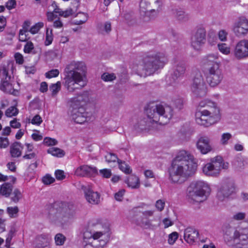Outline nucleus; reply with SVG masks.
<instances>
[{"label":"nucleus","mask_w":248,"mask_h":248,"mask_svg":"<svg viewBox=\"0 0 248 248\" xmlns=\"http://www.w3.org/2000/svg\"><path fill=\"white\" fill-rule=\"evenodd\" d=\"M197 167V160L191 154L180 151L169 169V179L173 183L182 184L194 174Z\"/></svg>","instance_id":"f257e3e1"},{"label":"nucleus","mask_w":248,"mask_h":248,"mask_svg":"<svg viewBox=\"0 0 248 248\" xmlns=\"http://www.w3.org/2000/svg\"><path fill=\"white\" fill-rule=\"evenodd\" d=\"M168 62L166 54L156 50L145 53L138 63L132 66L133 71L140 77L146 78L157 73Z\"/></svg>","instance_id":"f03ea898"},{"label":"nucleus","mask_w":248,"mask_h":248,"mask_svg":"<svg viewBox=\"0 0 248 248\" xmlns=\"http://www.w3.org/2000/svg\"><path fill=\"white\" fill-rule=\"evenodd\" d=\"M86 71L85 64L82 62L72 61L66 66L63 85L69 92L73 93L85 86Z\"/></svg>","instance_id":"7ed1b4c3"},{"label":"nucleus","mask_w":248,"mask_h":248,"mask_svg":"<svg viewBox=\"0 0 248 248\" xmlns=\"http://www.w3.org/2000/svg\"><path fill=\"white\" fill-rule=\"evenodd\" d=\"M94 101V98L88 91L78 94L76 97L71 98L68 114L71 119L75 123L82 124L87 121V113L84 106Z\"/></svg>","instance_id":"20e7f679"},{"label":"nucleus","mask_w":248,"mask_h":248,"mask_svg":"<svg viewBox=\"0 0 248 248\" xmlns=\"http://www.w3.org/2000/svg\"><path fill=\"white\" fill-rule=\"evenodd\" d=\"M224 238L234 248H248V228H234L229 225L223 229Z\"/></svg>","instance_id":"39448f33"},{"label":"nucleus","mask_w":248,"mask_h":248,"mask_svg":"<svg viewBox=\"0 0 248 248\" xmlns=\"http://www.w3.org/2000/svg\"><path fill=\"white\" fill-rule=\"evenodd\" d=\"M75 215L72 205L62 204L61 206H49L47 218L52 223L63 225L69 222Z\"/></svg>","instance_id":"423d86ee"},{"label":"nucleus","mask_w":248,"mask_h":248,"mask_svg":"<svg viewBox=\"0 0 248 248\" xmlns=\"http://www.w3.org/2000/svg\"><path fill=\"white\" fill-rule=\"evenodd\" d=\"M146 114L150 123L165 124L172 118L173 110L170 106L151 104L146 109Z\"/></svg>","instance_id":"0eeeda50"},{"label":"nucleus","mask_w":248,"mask_h":248,"mask_svg":"<svg viewBox=\"0 0 248 248\" xmlns=\"http://www.w3.org/2000/svg\"><path fill=\"white\" fill-rule=\"evenodd\" d=\"M209 185L203 181L192 182L187 189L186 196L192 203H200L207 199L210 193Z\"/></svg>","instance_id":"6e6552de"},{"label":"nucleus","mask_w":248,"mask_h":248,"mask_svg":"<svg viewBox=\"0 0 248 248\" xmlns=\"http://www.w3.org/2000/svg\"><path fill=\"white\" fill-rule=\"evenodd\" d=\"M208 108V109H200L196 112L195 119L198 124L208 127L220 119L219 108Z\"/></svg>","instance_id":"1a4fd4ad"},{"label":"nucleus","mask_w":248,"mask_h":248,"mask_svg":"<svg viewBox=\"0 0 248 248\" xmlns=\"http://www.w3.org/2000/svg\"><path fill=\"white\" fill-rule=\"evenodd\" d=\"M106 235L101 232H96L93 233L86 232L83 234L82 245L84 248H103L107 242Z\"/></svg>","instance_id":"9d476101"},{"label":"nucleus","mask_w":248,"mask_h":248,"mask_svg":"<svg viewBox=\"0 0 248 248\" xmlns=\"http://www.w3.org/2000/svg\"><path fill=\"white\" fill-rule=\"evenodd\" d=\"M161 6V0H141L140 4V15L153 17L158 13Z\"/></svg>","instance_id":"9b49d317"},{"label":"nucleus","mask_w":248,"mask_h":248,"mask_svg":"<svg viewBox=\"0 0 248 248\" xmlns=\"http://www.w3.org/2000/svg\"><path fill=\"white\" fill-rule=\"evenodd\" d=\"M223 159L220 156H217L211 159V162L206 164L202 168L203 173L207 176H217L222 169H225Z\"/></svg>","instance_id":"f8f14e48"},{"label":"nucleus","mask_w":248,"mask_h":248,"mask_svg":"<svg viewBox=\"0 0 248 248\" xmlns=\"http://www.w3.org/2000/svg\"><path fill=\"white\" fill-rule=\"evenodd\" d=\"M191 90L196 97H204L206 94L207 87L202 73L199 71L194 76Z\"/></svg>","instance_id":"ddd939ff"},{"label":"nucleus","mask_w":248,"mask_h":248,"mask_svg":"<svg viewBox=\"0 0 248 248\" xmlns=\"http://www.w3.org/2000/svg\"><path fill=\"white\" fill-rule=\"evenodd\" d=\"M0 89L2 91L14 95L17 94L18 90L14 88L12 78L5 67L0 68Z\"/></svg>","instance_id":"4468645a"},{"label":"nucleus","mask_w":248,"mask_h":248,"mask_svg":"<svg viewBox=\"0 0 248 248\" xmlns=\"http://www.w3.org/2000/svg\"><path fill=\"white\" fill-rule=\"evenodd\" d=\"M223 75L219 64L214 63L209 68L207 73L206 78L208 83L212 87L218 85L222 81Z\"/></svg>","instance_id":"2eb2a0df"},{"label":"nucleus","mask_w":248,"mask_h":248,"mask_svg":"<svg viewBox=\"0 0 248 248\" xmlns=\"http://www.w3.org/2000/svg\"><path fill=\"white\" fill-rule=\"evenodd\" d=\"M233 31L239 37L247 35L248 33V19L244 16L239 18L233 24Z\"/></svg>","instance_id":"dca6fc26"},{"label":"nucleus","mask_w":248,"mask_h":248,"mask_svg":"<svg viewBox=\"0 0 248 248\" xmlns=\"http://www.w3.org/2000/svg\"><path fill=\"white\" fill-rule=\"evenodd\" d=\"M233 55L238 60L248 57V40L243 39L236 44L233 50Z\"/></svg>","instance_id":"f3484780"},{"label":"nucleus","mask_w":248,"mask_h":248,"mask_svg":"<svg viewBox=\"0 0 248 248\" xmlns=\"http://www.w3.org/2000/svg\"><path fill=\"white\" fill-rule=\"evenodd\" d=\"M81 190L83 191L87 202L92 204H97L100 202V195L97 192L94 191L91 186H82Z\"/></svg>","instance_id":"a211bd4d"},{"label":"nucleus","mask_w":248,"mask_h":248,"mask_svg":"<svg viewBox=\"0 0 248 248\" xmlns=\"http://www.w3.org/2000/svg\"><path fill=\"white\" fill-rule=\"evenodd\" d=\"M154 212L152 210L145 211L142 213L139 218L137 220V224L144 229H154L159 226L158 224H153L151 220L148 217L153 216Z\"/></svg>","instance_id":"6ab92c4d"},{"label":"nucleus","mask_w":248,"mask_h":248,"mask_svg":"<svg viewBox=\"0 0 248 248\" xmlns=\"http://www.w3.org/2000/svg\"><path fill=\"white\" fill-rule=\"evenodd\" d=\"M186 71V63L183 61L177 62L174 66L173 73L170 75V84H173L176 80L183 77Z\"/></svg>","instance_id":"aec40b11"},{"label":"nucleus","mask_w":248,"mask_h":248,"mask_svg":"<svg viewBox=\"0 0 248 248\" xmlns=\"http://www.w3.org/2000/svg\"><path fill=\"white\" fill-rule=\"evenodd\" d=\"M197 148L202 154H206L212 151L210 139L207 136H202L199 139L196 143Z\"/></svg>","instance_id":"412c9836"},{"label":"nucleus","mask_w":248,"mask_h":248,"mask_svg":"<svg viewBox=\"0 0 248 248\" xmlns=\"http://www.w3.org/2000/svg\"><path fill=\"white\" fill-rule=\"evenodd\" d=\"M97 172V170L95 167H91L87 165L81 166L78 168L75 171L76 174L79 176H92Z\"/></svg>","instance_id":"4be33fe9"},{"label":"nucleus","mask_w":248,"mask_h":248,"mask_svg":"<svg viewBox=\"0 0 248 248\" xmlns=\"http://www.w3.org/2000/svg\"><path fill=\"white\" fill-rule=\"evenodd\" d=\"M248 165V158L242 155L241 154H238L232 161V165L233 168L238 170H241Z\"/></svg>","instance_id":"5701e85b"},{"label":"nucleus","mask_w":248,"mask_h":248,"mask_svg":"<svg viewBox=\"0 0 248 248\" xmlns=\"http://www.w3.org/2000/svg\"><path fill=\"white\" fill-rule=\"evenodd\" d=\"M199 232L195 228L188 227L184 231V239L189 244H193L197 239Z\"/></svg>","instance_id":"b1692460"},{"label":"nucleus","mask_w":248,"mask_h":248,"mask_svg":"<svg viewBox=\"0 0 248 248\" xmlns=\"http://www.w3.org/2000/svg\"><path fill=\"white\" fill-rule=\"evenodd\" d=\"M37 248H50L51 237L48 234H42L36 238Z\"/></svg>","instance_id":"393cba45"},{"label":"nucleus","mask_w":248,"mask_h":248,"mask_svg":"<svg viewBox=\"0 0 248 248\" xmlns=\"http://www.w3.org/2000/svg\"><path fill=\"white\" fill-rule=\"evenodd\" d=\"M235 190L234 185L232 182H229L223 184L219 191L217 193V196L220 197L222 195L224 197H227L231 195Z\"/></svg>","instance_id":"a878e982"},{"label":"nucleus","mask_w":248,"mask_h":248,"mask_svg":"<svg viewBox=\"0 0 248 248\" xmlns=\"http://www.w3.org/2000/svg\"><path fill=\"white\" fill-rule=\"evenodd\" d=\"M205 41L200 39L195 35L191 34L190 39V46L193 49L196 51L201 49L202 46L205 44Z\"/></svg>","instance_id":"bb28decb"},{"label":"nucleus","mask_w":248,"mask_h":248,"mask_svg":"<svg viewBox=\"0 0 248 248\" xmlns=\"http://www.w3.org/2000/svg\"><path fill=\"white\" fill-rule=\"evenodd\" d=\"M23 147L19 142H15L10 146V154L13 157H18L21 156Z\"/></svg>","instance_id":"cd10ccee"},{"label":"nucleus","mask_w":248,"mask_h":248,"mask_svg":"<svg viewBox=\"0 0 248 248\" xmlns=\"http://www.w3.org/2000/svg\"><path fill=\"white\" fill-rule=\"evenodd\" d=\"M128 187L133 189L138 188L140 186V179L138 177L135 175H131L127 177L125 180Z\"/></svg>","instance_id":"c85d7f7f"},{"label":"nucleus","mask_w":248,"mask_h":248,"mask_svg":"<svg viewBox=\"0 0 248 248\" xmlns=\"http://www.w3.org/2000/svg\"><path fill=\"white\" fill-rule=\"evenodd\" d=\"M192 34L206 42V31L203 26H197Z\"/></svg>","instance_id":"c756f323"},{"label":"nucleus","mask_w":248,"mask_h":248,"mask_svg":"<svg viewBox=\"0 0 248 248\" xmlns=\"http://www.w3.org/2000/svg\"><path fill=\"white\" fill-rule=\"evenodd\" d=\"M12 185L8 183H5L0 187V194L5 197H9L13 190Z\"/></svg>","instance_id":"7c9ffc66"},{"label":"nucleus","mask_w":248,"mask_h":248,"mask_svg":"<svg viewBox=\"0 0 248 248\" xmlns=\"http://www.w3.org/2000/svg\"><path fill=\"white\" fill-rule=\"evenodd\" d=\"M175 17L179 21L186 22L190 18V16L184 11L180 9H176L174 11Z\"/></svg>","instance_id":"2f4dec72"},{"label":"nucleus","mask_w":248,"mask_h":248,"mask_svg":"<svg viewBox=\"0 0 248 248\" xmlns=\"http://www.w3.org/2000/svg\"><path fill=\"white\" fill-rule=\"evenodd\" d=\"M11 201L15 203H17L22 198V194L21 191L17 188L14 190L13 192H11Z\"/></svg>","instance_id":"473e14b6"},{"label":"nucleus","mask_w":248,"mask_h":248,"mask_svg":"<svg viewBox=\"0 0 248 248\" xmlns=\"http://www.w3.org/2000/svg\"><path fill=\"white\" fill-rule=\"evenodd\" d=\"M199 106L201 108H203V109H208V107L214 108H219L215 103L209 100L202 101L199 103Z\"/></svg>","instance_id":"72a5a7b5"},{"label":"nucleus","mask_w":248,"mask_h":248,"mask_svg":"<svg viewBox=\"0 0 248 248\" xmlns=\"http://www.w3.org/2000/svg\"><path fill=\"white\" fill-rule=\"evenodd\" d=\"M47 153L57 157H62L64 155L63 150L55 147H51L47 150Z\"/></svg>","instance_id":"f704fd0d"},{"label":"nucleus","mask_w":248,"mask_h":248,"mask_svg":"<svg viewBox=\"0 0 248 248\" xmlns=\"http://www.w3.org/2000/svg\"><path fill=\"white\" fill-rule=\"evenodd\" d=\"M232 138V135L229 133H224L220 137V143L223 146H225L229 143V140Z\"/></svg>","instance_id":"c9c22d12"},{"label":"nucleus","mask_w":248,"mask_h":248,"mask_svg":"<svg viewBox=\"0 0 248 248\" xmlns=\"http://www.w3.org/2000/svg\"><path fill=\"white\" fill-rule=\"evenodd\" d=\"M66 240V237L61 233L56 234L54 237L55 243L56 246H62Z\"/></svg>","instance_id":"e433bc0d"},{"label":"nucleus","mask_w":248,"mask_h":248,"mask_svg":"<svg viewBox=\"0 0 248 248\" xmlns=\"http://www.w3.org/2000/svg\"><path fill=\"white\" fill-rule=\"evenodd\" d=\"M6 212L10 218H16L18 216L19 208L17 206L8 207Z\"/></svg>","instance_id":"4c0bfd02"},{"label":"nucleus","mask_w":248,"mask_h":248,"mask_svg":"<svg viewBox=\"0 0 248 248\" xmlns=\"http://www.w3.org/2000/svg\"><path fill=\"white\" fill-rule=\"evenodd\" d=\"M18 113V109L14 106H12L7 108L5 112V115L7 117H12L17 115Z\"/></svg>","instance_id":"58836bf2"},{"label":"nucleus","mask_w":248,"mask_h":248,"mask_svg":"<svg viewBox=\"0 0 248 248\" xmlns=\"http://www.w3.org/2000/svg\"><path fill=\"white\" fill-rule=\"evenodd\" d=\"M53 40V35L52 33V30L51 29L49 31L48 29H46V39L45 41V46H49L50 45Z\"/></svg>","instance_id":"ea45409f"},{"label":"nucleus","mask_w":248,"mask_h":248,"mask_svg":"<svg viewBox=\"0 0 248 248\" xmlns=\"http://www.w3.org/2000/svg\"><path fill=\"white\" fill-rule=\"evenodd\" d=\"M219 50L225 55H229L231 52V48L226 44L220 43L217 45Z\"/></svg>","instance_id":"a19ab883"},{"label":"nucleus","mask_w":248,"mask_h":248,"mask_svg":"<svg viewBox=\"0 0 248 248\" xmlns=\"http://www.w3.org/2000/svg\"><path fill=\"white\" fill-rule=\"evenodd\" d=\"M118 163L120 169L125 173L129 174L131 172L132 170L129 166L124 162H123L120 160H118Z\"/></svg>","instance_id":"79ce46f5"},{"label":"nucleus","mask_w":248,"mask_h":248,"mask_svg":"<svg viewBox=\"0 0 248 248\" xmlns=\"http://www.w3.org/2000/svg\"><path fill=\"white\" fill-rule=\"evenodd\" d=\"M98 28L101 32L103 33V31H105L106 33H108L111 30V23L108 21L106 22L103 25L98 26Z\"/></svg>","instance_id":"37998d69"},{"label":"nucleus","mask_w":248,"mask_h":248,"mask_svg":"<svg viewBox=\"0 0 248 248\" xmlns=\"http://www.w3.org/2000/svg\"><path fill=\"white\" fill-rule=\"evenodd\" d=\"M61 82L58 81L56 83L51 84L49 87V90L52 93V95H56L61 90Z\"/></svg>","instance_id":"c03bdc74"},{"label":"nucleus","mask_w":248,"mask_h":248,"mask_svg":"<svg viewBox=\"0 0 248 248\" xmlns=\"http://www.w3.org/2000/svg\"><path fill=\"white\" fill-rule=\"evenodd\" d=\"M105 159L108 163L118 162V160H119L117 155L113 153H107L105 155Z\"/></svg>","instance_id":"a18cd8bd"},{"label":"nucleus","mask_w":248,"mask_h":248,"mask_svg":"<svg viewBox=\"0 0 248 248\" xmlns=\"http://www.w3.org/2000/svg\"><path fill=\"white\" fill-rule=\"evenodd\" d=\"M101 78L105 81H111L116 79V76L114 73H105L102 75Z\"/></svg>","instance_id":"49530a36"},{"label":"nucleus","mask_w":248,"mask_h":248,"mask_svg":"<svg viewBox=\"0 0 248 248\" xmlns=\"http://www.w3.org/2000/svg\"><path fill=\"white\" fill-rule=\"evenodd\" d=\"M59 73L60 72L58 69H54L46 72L45 74V76L46 78H51L58 77L59 75Z\"/></svg>","instance_id":"de8ad7c7"},{"label":"nucleus","mask_w":248,"mask_h":248,"mask_svg":"<svg viewBox=\"0 0 248 248\" xmlns=\"http://www.w3.org/2000/svg\"><path fill=\"white\" fill-rule=\"evenodd\" d=\"M44 26V23L43 22H38L35 25L33 26L30 29L29 31L32 34H35L37 33Z\"/></svg>","instance_id":"09e8293b"},{"label":"nucleus","mask_w":248,"mask_h":248,"mask_svg":"<svg viewBox=\"0 0 248 248\" xmlns=\"http://www.w3.org/2000/svg\"><path fill=\"white\" fill-rule=\"evenodd\" d=\"M178 237V233L177 232H173L169 235L168 243L170 244H173Z\"/></svg>","instance_id":"8fccbe9b"},{"label":"nucleus","mask_w":248,"mask_h":248,"mask_svg":"<svg viewBox=\"0 0 248 248\" xmlns=\"http://www.w3.org/2000/svg\"><path fill=\"white\" fill-rule=\"evenodd\" d=\"M165 205V201L163 200H157L155 204V206L157 210L160 212L163 210Z\"/></svg>","instance_id":"3c124183"},{"label":"nucleus","mask_w":248,"mask_h":248,"mask_svg":"<svg viewBox=\"0 0 248 248\" xmlns=\"http://www.w3.org/2000/svg\"><path fill=\"white\" fill-rule=\"evenodd\" d=\"M34 48V45L31 42H27L24 47V52L26 53H31Z\"/></svg>","instance_id":"603ef678"},{"label":"nucleus","mask_w":248,"mask_h":248,"mask_svg":"<svg viewBox=\"0 0 248 248\" xmlns=\"http://www.w3.org/2000/svg\"><path fill=\"white\" fill-rule=\"evenodd\" d=\"M9 145V141L7 138L0 137V148H6Z\"/></svg>","instance_id":"864d4df0"},{"label":"nucleus","mask_w":248,"mask_h":248,"mask_svg":"<svg viewBox=\"0 0 248 248\" xmlns=\"http://www.w3.org/2000/svg\"><path fill=\"white\" fill-rule=\"evenodd\" d=\"M43 143L47 146H52L57 144V141L54 139L46 137L44 139Z\"/></svg>","instance_id":"5fc2aeb1"},{"label":"nucleus","mask_w":248,"mask_h":248,"mask_svg":"<svg viewBox=\"0 0 248 248\" xmlns=\"http://www.w3.org/2000/svg\"><path fill=\"white\" fill-rule=\"evenodd\" d=\"M43 182L46 185H49L55 181V179L49 174H46L42 179Z\"/></svg>","instance_id":"6e6d98bb"},{"label":"nucleus","mask_w":248,"mask_h":248,"mask_svg":"<svg viewBox=\"0 0 248 248\" xmlns=\"http://www.w3.org/2000/svg\"><path fill=\"white\" fill-rule=\"evenodd\" d=\"M125 190L124 189H120L118 192H116L114 195V198L117 201H122L123 199V197L125 193Z\"/></svg>","instance_id":"4d7b16f0"},{"label":"nucleus","mask_w":248,"mask_h":248,"mask_svg":"<svg viewBox=\"0 0 248 248\" xmlns=\"http://www.w3.org/2000/svg\"><path fill=\"white\" fill-rule=\"evenodd\" d=\"M99 172L105 178H108L111 176V170L109 169H104L100 170Z\"/></svg>","instance_id":"13d9d810"},{"label":"nucleus","mask_w":248,"mask_h":248,"mask_svg":"<svg viewBox=\"0 0 248 248\" xmlns=\"http://www.w3.org/2000/svg\"><path fill=\"white\" fill-rule=\"evenodd\" d=\"M246 216L245 213L239 212L234 214L232 217V218L237 221L242 220L245 218Z\"/></svg>","instance_id":"bf43d9fd"},{"label":"nucleus","mask_w":248,"mask_h":248,"mask_svg":"<svg viewBox=\"0 0 248 248\" xmlns=\"http://www.w3.org/2000/svg\"><path fill=\"white\" fill-rule=\"evenodd\" d=\"M173 105L177 108L180 109L182 108L183 102L181 98H176L172 101Z\"/></svg>","instance_id":"052dcab7"},{"label":"nucleus","mask_w":248,"mask_h":248,"mask_svg":"<svg viewBox=\"0 0 248 248\" xmlns=\"http://www.w3.org/2000/svg\"><path fill=\"white\" fill-rule=\"evenodd\" d=\"M55 175L56 179L59 180H63L65 177L64 172L62 170H56L55 172Z\"/></svg>","instance_id":"680f3d73"},{"label":"nucleus","mask_w":248,"mask_h":248,"mask_svg":"<svg viewBox=\"0 0 248 248\" xmlns=\"http://www.w3.org/2000/svg\"><path fill=\"white\" fill-rule=\"evenodd\" d=\"M13 234H14L13 231L12 230H11L9 232L8 236L5 241V242H6L5 247L6 248H8V247H10L11 242L13 237Z\"/></svg>","instance_id":"e2e57ef3"},{"label":"nucleus","mask_w":248,"mask_h":248,"mask_svg":"<svg viewBox=\"0 0 248 248\" xmlns=\"http://www.w3.org/2000/svg\"><path fill=\"white\" fill-rule=\"evenodd\" d=\"M56 13L53 12H48L46 13L47 19L49 22L53 21L55 19L57 18Z\"/></svg>","instance_id":"0e129e2a"},{"label":"nucleus","mask_w":248,"mask_h":248,"mask_svg":"<svg viewBox=\"0 0 248 248\" xmlns=\"http://www.w3.org/2000/svg\"><path fill=\"white\" fill-rule=\"evenodd\" d=\"M218 59V55L217 54H210L206 57V61L207 62H214Z\"/></svg>","instance_id":"69168bd1"},{"label":"nucleus","mask_w":248,"mask_h":248,"mask_svg":"<svg viewBox=\"0 0 248 248\" xmlns=\"http://www.w3.org/2000/svg\"><path fill=\"white\" fill-rule=\"evenodd\" d=\"M42 122V118L39 115L34 116L31 120V123L36 125H40Z\"/></svg>","instance_id":"338daca9"},{"label":"nucleus","mask_w":248,"mask_h":248,"mask_svg":"<svg viewBox=\"0 0 248 248\" xmlns=\"http://www.w3.org/2000/svg\"><path fill=\"white\" fill-rule=\"evenodd\" d=\"M227 35V33L224 30L220 31L218 34L219 39L221 41H225L226 40Z\"/></svg>","instance_id":"774afa93"}]
</instances>
